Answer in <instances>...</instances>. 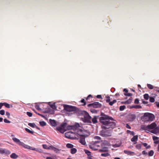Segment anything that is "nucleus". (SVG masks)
<instances>
[{"label": "nucleus", "mask_w": 159, "mask_h": 159, "mask_svg": "<svg viewBox=\"0 0 159 159\" xmlns=\"http://www.w3.org/2000/svg\"><path fill=\"white\" fill-rule=\"evenodd\" d=\"M136 116L134 114H131L129 116V119L130 121H133L135 119Z\"/></svg>", "instance_id": "6ab92c4d"}, {"label": "nucleus", "mask_w": 159, "mask_h": 159, "mask_svg": "<svg viewBox=\"0 0 159 159\" xmlns=\"http://www.w3.org/2000/svg\"><path fill=\"white\" fill-rule=\"evenodd\" d=\"M81 102L82 103H84L83 105H86V103L85 102V100L84 99H83L81 100Z\"/></svg>", "instance_id": "680f3d73"}, {"label": "nucleus", "mask_w": 159, "mask_h": 159, "mask_svg": "<svg viewBox=\"0 0 159 159\" xmlns=\"http://www.w3.org/2000/svg\"><path fill=\"white\" fill-rule=\"evenodd\" d=\"M125 108V106H120V111L123 110Z\"/></svg>", "instance_id": "a18cd8bd"}, {"label": "nucleus", "mask_w": 159, "mask_h": 159, "mask_svg": "<svg viewBox=\"0 0 159 159\" xmlns=\"http://www.w3.org/2000/svg\"><path fill=\"white\" fill-rule=\"evenodd\" d=\"M6 114L8 118H9L10 116V113L9 112L7 111Z\"/></svg>", "instance_id": "052dcab7"}, {"label": "nucleus", "mask_w": 159, "mask_h": 159, "mask_svg": "<svg viewBox=\"0 0 159 159\" xmlns=\"http://www.w3.org/2000/svg\"><path fill=\"white\" fill-rule=\"evenodd\" d=\"M143 97H144V98L145 99L147 100L148 99L149 95H148V94H145L144 95Z\"/></svg>", "instance_id": "a19ab883"}, {"label": "nucleus", "mask_w": 159, "mask_h": 159, "mask_svg": "<svg viewBox=\"0 0 159 159\" xmlns=\"http://www.w3.org/2000/svg\"><path fill=\"white\" fill-rule=\"evenodd\" d=\"M3 103H0V109H1L3 105Z\"/></svg>", "instance_id": "338daca9"}, {"label": "nucleus", "mask_w": 159, "mask_h": 159, "mask_svg": "<svg viewBox=\"0 0 159 159\" xmlns=\"http://www.w3.org/2000/svg\"><path fill=\"white\" fill-rule=\"evenodd\" d=\"M106 102L107 103H109L111 101L110 97L108 96H106Z\"/></svg>", "instance_id": "c756f323"}, {"label": "nucleus", "mask_w": 159, "mask_h": 159, "mask_svg": "<svg viewBox=\"0 0 159 159\" xmlns=\"http://www.w3.org/2000/svg\"><path fill=\"white\" fill-rule=\"evenodd\" d=\"M101 116L99 118L100 122L102 124V128L107 129H113L116 126V123L115 121H111L114 120L111 117L107 115L104 114L103 113H101Z\"/></svg>", "instance_id": "f257e3e1"}, {"label": "nucleus", "mask_w": 159, "mask_h": 159, "mask_svg": "<svg viewBox=\"0 0 159 159\" xmlns=\"http://www.w3.org/2000/svg\"><path fill=\"white\" fill-rule=\"evenodd\" d=\"M124 95L127 96H132V94L131 93H124Z\"/></svg>", "instance_id": "864d4df0"}, {"label": "nucleus", "mask_w": 159, "mask_h": 159, "mask_svg": "<svg viewBox=\"0 0 159 159\" xmlns=\"http://www.w3.org/2000/svg\"><path fill=\"white\" fill-rule=\"evenodd\" d=\"M11 153V152L7 149L0 148V154L9 155Z\"/></svg>", "instance_id": "6e6552de"}, {"label": "nucleus", "mask_w": 159, "mask_h": 159, "mask_svg": "<svg viewBox=\"0 0 159 159\" xmlns=\"http://www.w3.org/2000/svg\"><path fill=\"white\" fill-rule=\"evenodd\" d=\"M77 150L75 148H72L71 149V153L72 154H74L76 153Z\"/></svg>", "instance_id": "bb28decb"}, {"label": "nucleus", "mask_w": 159, "mask_h": 159, "mask_svg": "<svg viewBox=\"0 0 159 159\" xmlns=\"http://www.w3.org/2000/svg\"><path fill=\"white\" fill-rule=\"evenodd\" d=\"M85 153H86L88 156L91 155V152L87 150H84Z\"/></svg>", "instance_id": "58836bf2"}, {"label": "nucleus", "mask_w": 159, "mask_h": 159, "mask_svg": "<svg viewBox=\"0 0 159 159\" xmlns=\"http://www.w3.org/2000/svg\"><path fill=\"white\" fill-rule=\"evenodd\" d=\"M152 139L154 141V143L155 144L159 143V138L156 136L152 137Z\"/></svg>", "instance_id": "f3484780"}, {"label": "nucleus", "mask_w": 159, "mask_h": 159, "mask_svg": "<svg viewBox=\"0 0 159 159\" xmlns=\"http://www.w3.org/2000/svg\"><path fill=\"white\" fill-rule=\"evenodd\" d=\"M115 96H116V97H119L120 96V94L119 93H116V94H115Z\"/></svg>", "instance_id": "774afa93"}, {"label": "nucleus", "mask_w": 159, "mask_h": 159, "mask_svg": "<svg viewBox=\"0 0 159 159\" xmlns=\"http://www.w3.org/2000/svg\"><path fill=\"white\" fill-rule=\"evenodd\" d=\"M54 147L52 146H50L48 147V149L49 150H53V148H54Z\"/></svg>", "instance_id": "4d7b16f0"}, {"label": "nucleus", "mask_w": 159, "mask_h": 159, "mask_svg": "<svg viewBox=\"0 0 159 159\" xmlns=\"http://www.w3.org/2000/svg\"><path fill=\"white\" fill-rule=\"evenodd\" d=\"M97 116H94L92 119V121L93 123L95 124L98 122L97 119L98 118Z\"/></svg>", "instance_id": "412c9836"}, {"label": "nucleus", "mask_w": 159, "mask_h": 159, "mask_svg": "<svg viewBox=\"0 0 159 159\" xmlns=\"http://www.w3.org/2000/svg\"><path fill=\"white\" fill-rule=\"evenodd\" d=\"M100 152H106L108 151L107 148L105 147L103 148L102 149H100L99 151Z\"/></svg>", "instance_id": "393cba45"}, {"label": "nucleus", "mask_w": 159, "mask_h": 159, "mask_svg": "<svg viewBox=\"0 0 159 159\" xmlns=\"http://www.w3.org/2000/svg\"><path fill=\"white\" fill-rule=\"evenodd\" d=\"M94 138L95 139L97 140H100L101 139V138L98 136H95L94 137Z\"/></svg>", "instance_id": "13d9d810"}, {"label": "nucleus", "mask_w": 159, "mask_h": 159, "mask_svg": "<svg viewBox=\"0 0 159 159\" xmlns=\"http://www.w3.org/2000/svg\"><path fill=\"white\" fill-rule=\"evenodd\" d=\"M3 103V106H4L6 107L7 108H10V106L9 104L6 102H4Z\"/></svg>", "instance_id": "473e14b6"}, {"label": "nucleus", "mask_w": 159, "mask_h": 159, "mask_svg": "<svg viewBox=\"0 0 159 159\" xmlns=\"http://www.w3.org/2000/svg\"><path fill=\"white\" fill-rule=\"evenodd\" d=\"M40 125L42 126H44L46 125V123L44 121L39 122Z\"/></svg>", "instance_id": "f704fd0d"}, {"label": "nucleus", "mask_w": 159, "mask_h": 159, "mask_svg": "<svg viewBox=\"0 0 159 159\" xmlns=\"http://www.w3.org/2000/svg\"><path fill=\"white\" fill-rule=\"evenodd\" d=\"M150 132L154 134L159 133V127L156 126L153 129L151 130Z\"/></svg>", "instance_id": "ddd939ff"}, {"label": "nucleus", "mask_w": 159, "mask_h": 159, "mask_svg": "<svg viewBox=\"0 0 159 159\" xmlns=\"http://www.w3.org/2000/svg\"><path fill=\"white\" fill-rule=\"evenodd\" d=\"M138 139V136L137 135L134 136L133 138L131 139V141L133 142H134V144L136 143V141Z\"/></svg>", "instance_id": "4be33fe9"}, {"label": "nucleus", "mask_w": 159, "mask_h": 159, "mask_svg": "<svg viewBox=\"0 0 159 159\" xmlns=\"http://www.w3.org/2000/svg\"><path fill=\"white\" fill-rule=\"evenodd\" d=\"M27 115L29 117H31L32 115V113L29 112H27L26 113Z\"/></svg>", "instance_id": "3c124183"}, {"label": "nucleus", "mask_w": 159, "mask_h": 159, "mask_svg": "<svg viewBox=\"0 0 159 159\" xmlns=\"http://www.w3.org/2000/svg\"><path fill=\"white\" fill-rule=\"evenodd\" d=\"M147 86L149 89H152L154 88H155V87H154L152 85L150 84H147Z\"/></svg>", "instance_id": "c85d7f7f"}, {"label": "nucleus", "mask_w": 159, "mask_h": 159, "mask_svg": "<svg viewBox=\"0 0 159 159\" xmlns=\"http://www.w3.org/2000/svg\"><path fill=\"white\" fill-rule=\"evenodd\" d=\"M157 126V124L155 123H152L150 125H142L141 127V129L144 130L148 132L151 130L153 129Z\"/></svg>", "instance_id": "f03ea898"}, {"label": "nucleus", "mask_w": 159, "mask_h": 159, "mask_svg": "<svg viewBox=\"0 0 159 159\" xmlns=\"http://www.w3.org/2000/svg\"><path fill=\"white\" fill-rule=\"evenodd\" d=\"M31 150H34L37 152H43V151L42 149L40 148H33L32 147V149H31Z\"/></svg>", "instance_id": "5701e85b"}, {"label": "nucleus", "mask_w": 159, "mask_h": 159, "mask_svg": "<svg viewBox=\"0 0 159 159\" xmlns=\"http://www.w3.org/2000/svg\"><path fill=\"white\" fill-rule=\"evenodd\" d=\"M124 152L125 154H127L128 155H132L134 153V152H131L129 151L125 150L124 151Z\"/></svg>", "instance_id": "aec40b11"}, {"label": "nucleus", "mask_w": 159, "mask_h": 159, "mask_svg": "<svg viewBox=\"0 0 159 159\" xmlns=\"http://www.w3.org/2000/svg\"><path fill=\"white\" fill-rule=\"evenodd\" d=\"M79 142L83 145H86V143L85 141V137H80L79 139Z\"/></svg>", "instance_id": "9b49d317"}, {"label": "nucleus", "mask_w": 159, "mask_h": 159, "mask_svg": "<svg viewBox=\"0 0 159 159\" xmlns=\"http://www.w3.org/2000/svg\"><path fill=\"white\" fill-rule=\"evenodd\" d=\"M85 131H80L78 132L77 134L80 136V137H85L87 135L85 134Z\"/></svg>", "instance_id": "dca6fc26"}, {"label": "nucleus", "mask_w": 159, "mask_h": 159, "mask_svg": "<svg viewBox=\"0 0 159 159\" xmlns=\"http://www.w3.org/2000/svg\"><path fill=\"white\" fill-rule=\"evenodd\" d=\"M134 103L135 104H138L139 103V100L138 98H136L134 101Z\"/></svg>", "instance_id": "bf43d9fd"}, {"label": "nucleus", "mask_w": 159, "mask_h": 159, "mask_svg": "<svg viewBox=\"0 0 159 159\" xmlns=\"http://www.w3.org/2000/svg\"><path fill=\"white\" fill-rule=\"evenodd\" d=\"M142 154L143 155H145L147 154V152L145 151H143L142 152Z\"/></svg>", "instance_id": "0e129e2a"}, {"label": "nucleus", "mask_w": 159, "mask_h": 159, "mask_svg": "<svg viewBox=\"0 0 159 159\" xmlns=\"http://www.w3.org/2000/svg\"><path fill=\"white\" fill-rule=\"evenodd\" d=\"M73 133L69 131L67 132L65 134V136L67 138L71 139L72 138V134Z\"/></svg>", "instance_id": "f8f14e48"}, {"label": "nucleus", "mask_w": 159, "mask_h": 159, "mask_svg": "<svg viewBox=\"0 0 159 159\" xmlns=\"http://www.w3.org/2000/svg\"><path fill=\"white\" fill-rule=\"evenodd\" d=\"M20 146H22L25 148L27 149L31 150V149H32V147L25 144L23 142L22 143Z\"/></svg>", "instance_id": "4468645a"}, {"label": "nucleus", "mask_w": 159, "mask_h": 159, "mask_svg": "<svg viewBox=\"0 0 159 159\" xmlns=\"http://www.w3.org/2000/svg\"><path fill=\"white\" fill-rule=\"evenodd\" d=\"M89 106H92L95 108H98L101 107L102 106V105L98 102H96L89 104Z\"/></svg>", "instance_id": "1a4fd4ad"}, {"label": "nucleus", "mask_w": 159, "mask_h": 159, "mask_svg": "<svg viewBox=\"0 0 159 159\" xmlns=\"http://www.w3.org/2000/svg\"><path fill=\"white\" fill-rule=\"evenodd\" d=\"M66 126L67 123H64L61 124L60 126L57 127L56 128V129L60 133H63L66 130Z\"/></svg>", "instance_id": "20e7f679"}, {"label": "nucleus", "mask_w": 159, "mask_h": 159, "mask_svg": "<svg viewBox=\"0 0 159 159\" xmlns=\"http://www.w3.org/2000/svg\"><path fill=\"white\" fill-rule=\"evenodd\" d=\"M49 122L51 125L52 126H56L57 125L56 121L54 120L50 119Z\"/></svg>", "instance_id": "2eb2a0df"}, {"label": "nucleus", "mask_w": 159, "mask_h": 159, "mask_svg": "<svg viewBox=\"0 0 159 159\" xmlns=\"http://www.w3.org/2000/svg\"><path fill=\"white\" fill-rule=\"evenodd\" d=\"M35 107L36 109L37 110H41V109L39 107V105H36Z\"/></svg>", "instance_id": "de8ad7c7"}, {"label": "nucleus", "mask_w": 159, "mask_h": 159, "mask_svg": "<svg viewBox=\"0 0 159 159\" xmlns=\"http://www.w3.org/2000/svg\"><path fill=\"white\" fill-rule=\"evenodd\" d=\"M12 139L15 142L17 143L20 146L22 142H21L19 139L16 138H13Z\"/></svg>", "instance_id": "a211bd4d"}, {"label": "nucleus", "mask_w": 159, "mask_h": 159, "mask_svg": "<svg viewBox=\"0 0 159 159\" xmlns=\"http://www.w3.org/2000/svg\"><path fill=\"white\" fill-rule=\"evenodd\" d=\"M100 134L102 136L104 137L110 136L111 135L110 133L107 131H105L103 130H102L100 132Z\"/></svg>", "instance_id": "9d476101"}, {"label": "nucleus", "mask_w": 159, "mask_h": 159, "mask_svg": "<svg viewBox=\"0 0 159 159\" xmlns=\"http://www.w3.org/2000/svg\"><path fill=\"white\" fill-rule=\"evenodd\" d=\"M137 149H140L141 148V145L140 144H137L136 146Z\"/></svg>", "instance_id": "79ce46f5"}, {"label": "nucleus", "mask_w": 159, "mask_h": 159, "mask_svg": "<svg viewBox=\"0 0 159 159\" xmlns=\"http://www.w3.org/2000/svg\"><path fill=\"white\" fill-rule=\"evenodd\" d=\"M42 146L43 148H44L45 149H48V147L47 145L43 144Z\"/></svg>", "instance_id": "603ef678"}, {"label": "nucleus", "mask_w": 159, "mask_h": 159, "mask_svg": "<svg viewBox=\"0 0 159 159\" xmlns=\"http://www.w3.org/2000/svg\"><path fill=\"white\" fill-rule=\"evenodd\" d=\"M120 144H114L113 145V147H114V148H117V147H120Z\"/></svg>", "instance_id": "6e6d98bb"}, {"label": "nucleus", "mask_w": 159, "mask_h": 159, "mask_svg": "<svg viewBox=\"0 0 159 159\" xmlns=\"http://www.w3.org/2000/svg\"><path fill=\"white\" fill-rule=\"evenodd\" d=\"M154 115L152 114L147 112L144 114L142 119L144 121H152L155 119Z\"/></svg>", "instance_id": "7ed1b4c3"}, {"label": "nucleus", "mask_w": 159, "mask_h": 159, "mask_svg": "<svg viewBox=\"0 0 159 159\" xmlns=\"http://www.w3.org/2000/svg\"><path fill=\"white\" fill-rule=\"evenodd\" d=\"M133 107L135 108H138V109H139L141 108V107L139 105H136L135 106H134Z\"/></svg>", "instance_id": "5fc2aeb1"}, {"label": "nucleus", "mask_w": 159, "mask_h": 159, "mask_svg": "<svg viewBox=\"0 0 159 159\" xmlns=\"http://www.w3.org/2000/svg\"><path fill=\"white\" fill-rule=\"evenodd\" d=\"M49 105L50 107L54 110L56 109V107L55 106L54 104H50V103H49Z\"/></svg>", "instance_id": "7c9ffc66"}, {"label": "nucleus", "mask_w": 159, "mask_h": 159, "mask_svg": "<svg viewBox=\"0 0 159 159\" xmlns=\"http://www.w3.org/2000/svg\"><path fill=\"white\" fill-rule=\"evenodd\" d=\"M117 101L116 100H114L110 102L109 104L110 106H112L114 104L116 103Z\"/></svg>", "instance_id": "2f4dec72"}, {"label": "nucleus", "mask_w": 159, "mask_h": 159, "mask_svg": "<svg viewBox=\"0 0 159 159\" xmlns=\"http://www.w3.org/2000/svg\"><path fill=\"white\" fill-rule=\"evenodd\" d=\"M10 157L12 158L16 159L18 157V156L15 153H13L11 155Z\"/></svg>", "instance_id": "b1692460"}, {"label": "nucleus", "mask_w": 159, "mask_h": 159, "mask_svg": "<svg viewBox=\"0 0 159 159\" xmlns=\"http://www.w3.org/2000/svg\"><path fill=\"white\" fill-rule=\"evenodd\" d=\"M53 150L57 153L58 152L60 151V150L59 149H58V148H57L54 147V148H53Z\"/></svg>", "instance_id": "49530a36"}, {"label": "nucleus", "mask_w": 159, "mask_h": 159, "mask_svg": "<svg viewBox=\"0 0 159 159\" xmlns=\"http://www.w3.org/2000/svg\"><path fill=\"white\" fill-rule=\"evenodd\" d=\"M157 96L156 95H155L153 97H150L149 98V101L151 102H153L155 101V98Z\"/></svg>", "instance_id": "a878e982"}, {"label": "nucleus", "mask_w": 159, "mask_h": 159, "mask_svg": "<svg viewBox=\"0 0 159 159\" xmlns=\"http://www.w3.org/2000/svg\"><path fill=\"white\" fill-rule=\"evenodd\" d=\"M126 128H127L129 129H130L131 128V127L129 125H128V124H126Z\"/></svg>", "instance_id": "69168bd1"}, {"label": "nucleus", "mask_w": 159, "mask_h": 159, "mask_svg": "<svg viewBox=\"0 0 159 159\" xmlns=\"http://www.w3.org/2000/svg\"><path fill=\"white\" fill-rule=\"evenodd\" d=\"M132 98H130L128 100L125 102V103L127 104H129L131 103L132 101Z\"/></svg>", "instance_id": "cd10ccee"}, {"label": "nucleus", "mask_w": 159, "mask_h": 159, "mask_svg": "<svg viewBox=\"0 0 159 159\" xmlns=\"http://www.w3.org/2000/svg\"><path fill=\"white\" fill-rule=\"evenodd\" d=\"M84 118H82L83 121L84 123H91V117L89 115V114L87 113H86L84 116Z\"/></svg>", "instance_id": "39448f33"}, {"label": "nucleus", "mask_w": 159, "mask_h": 159, "mask_svg": "<svg viewBox=\"0 0 159 159\" xmlns=\"http://www.w3.org/2000/svg\"><path fill=\"white\" fill-rule=\"evenodd\" d=\"M4 121L5 123H11V121L6 119H4Z\"/></svg>", "instance_id": "8fccbe9b"}, {"label": "nucleus", "mask_w": 159, "mask_h": 159, "mask_svg": "<svg viewBox=\"0 0 159 159\" xmlns=\"http://www.w3.org/2000/svg\"><path fill=\"white\" fill-rule=\"evenodd\" d=\"M101 156H102L106 157L110 156V154L108 153H102L101 154Z\"/></svg>", "instance_id": "ea45409f"}, {"label": "nucleus", "mask_w": 159, "mask_h": 159, "mask_svg": "<svg viewBox=\"0 0 159 159\" xmlns=\"http://www.w3.org/2000/svg\"><path fill=\"white\" fill-rule=\"evenodd\" d=\"M25 130L27 132H28L29 133H30V134H33L34 133V132L30 130L29 129H28L27 128H25Z\"/></svg>", "instance_id": "c9c22d12"}, {"label": "nucleus", "mask_w": 159, "mask_h": 159, "mask_svg": "<svg viewBox=\"0 0 159 159\" xmlns=\"http://www.w3.org/2000/svg\"><path fill=\"white\" fill-rule=\"evenodd\" d=\"M80 126V125L79 124H76L75 125H68L66 127V129L67 130H69L71 129H73L75 130L76 129Z\"/></svg>", "instance_id": "0eeeda50"}, {"label": "nucleus", "mask_w": 159, "mask_h": 159, "mask_svg": "<svg viewBox=\"0 0 159 159\" xmlns=\"http://www.w3.org/2000/svg\"><path fill=\"white\" fill-rule=\"evenodd\" d=\"M127 132L129 134L131 135H134V133L133 131H131L130 130H127Z\"/></svg>", "instance_id": "c03bdc74"}, {"label": "nucleus", "mask_w": 159, "mask_h": 159, "mask_svg": "<svg viewBox=\"0 0 159 159\" xmlns=\"http://www.w3.org/2000/svg\"><path fill=\"white\" fill-rule=\"evenodd\" d=\"M97 98H102V97L101 95H98L97 96Z\"/></svg>", "instance_id": "e2e57ef3"}, {"label": "nucleus", "mask_w": 159, "mask_h": 159, "mask_svg": "<svg viewBox=\"0 0 159 159\" xmlns=\"http://www.w3.org/2000/svg\"><path fill=\"white\" fill-rule=\"evenodd\" d=\"M66 146L68 148H72L73 147V145L71 144L68 143L66 144Z\"/></svg>", "instance_id": "e433bc0d"}, {"label": "nucleus", "mask_w": 159, "mask_h": 159, "mask_svg": "<svg viewBox=\"0 0 159 159\" xmlns=\"http://www.w3.org/2000/svg\"><path fill=\"white\" fill-rule=\"evenodd\" d=\"M90 148L94 150H95L97 149V148H95V145L90 146Z\"/></svg>", "instance_id": "37998d69"}, {"label": "nucleus", "mask_w": 159, "mask_h": 159, "mask_svg": "<svg viewBox=\"0 0 159 159\" xmlns=\"http://www.w3.org/2000/svg\"><path fill=\"white\" fill-rule=\"evenodd\" d=\"M28 125L33 128H34L36 126L35 124L34 123H29L28 124Z\"/></svg>", "instance_id": "72a5a7b5"}, {"label": "nucleus", "mask_w": 159, "mask_h": 159, "mask_svg": "<svg viewBox=\"0 0 159 159\" xmlns=\"http://www.w3.org/2000/svg\"><path fill=\"white\" fill-rule=\"evenodd\" d=\"M5 111L4 110H1L0 111V114L2 115H3L5 114Z\"/></svg>", "instance_id": "09e8293b"}, {"label": "nucleus", "mask_w": 159, "mask_h": 159, "mask_svg": "<svg viewBox=\"0 0 159 159\" xmlns=\"http://www.w3.org/2000/svg\"><path fill=\"white\" fill-rule=\"evenodd\" d=\"M154 152L152 150H151L148 152V155L150 156H152L153 155Z\"/></svg>", "instance_id": "4c0bfd02"}, {"label": "nucleus", "mask_w": 159, "mask_h": 159, "mask_svg": "<svg viewBox=\"0 0 159 159\" xmlns=\"http://www.w3.org/2000/svg\"><path fill=\"white\" fill-rule=\"evenodd\" d=\"M64 109L68 111H74L76 110V107L66 105L64 106Z\"/></svg>", "instance_id": "423d86ee"}]
</instances>
